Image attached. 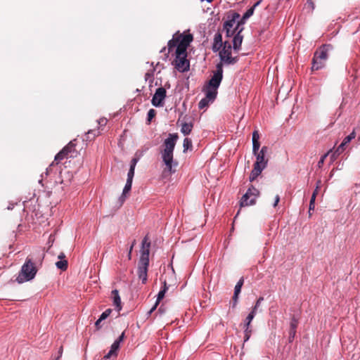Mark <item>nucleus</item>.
Instances as JSON below:
<instances>
[{"label": "nucleus", "instance_id": "ea45409f", "mask_svg": "<svg viewBox=\"0 0 360 360\" xmlns=\"http://www.w3.org/2000/svg\"><path fill=\"white\" fill-rule=\"evenodd\" d=\"M108 316H100V318L96 321L95 326L96 330H99L101 328V323L105 320Z\"/></svg>", "mask_w": 360, "mask_h": 360}, {"label": "nucleus", "instance_id": "1a4fd4ad", "mask_svg": "<svg viewBox=\"0 0 360 360\" xmlns=\"http://www.w3.org/2000/svg\"><path fill=\"white\" fill-rule=\"evenodd\" d=\"M166 97V90L163 87L158 88L152 98V104L155 107L162 106L163 100Z\"/></svg>", "mask_w": 360, "mask_h": 360}, {"label": "nucleus", "instance_id": "393cba45", "mask_svg": "<svg viewBox=\"0 0 360 360\" xmlns=\"http://www.w3.org/2000/svg\"><path fill=\"white\" fill-rule=\"evenodd\" d=\"M138 162V158H134L131 160V163H130V169L129 170V172L127 174V181H133V178H134V169H135V167L136 165V163Z\"/></svg>", "mask_w": 360, "mask_h": 360}, {"label": "nucleus", "instance_id": "f257e3e1", "mask_svg": "<svg viewBox=\"0 0 360 360\" xmlns=\"http://www.w3.org/2000/svg\"><path fill=\"white\" fill-rule=\"evenodd\" d=\"M44 257L45 252L44 250L41 249L37 250L32 255L28 256L25 264L22 266L21 270L16 278V281L18 283H22L32 280L37 272L36 264L39 263L41 264Z\"/></svg>", "mask_w": 360, "mask_h": 360}, {"label": "nucleus", "instance_id": "9b49d317", "mask_svg": "<svg viewBox=\"0 0 360 360\" xmlns=\"http://www.w3.org/2000/svg\"><path fill=\"white\" fill-rule=\"evenodd\" d=\"M268 151L266 146H263L259 152L255 154L256 155V162L254 163L257 165H261L263 167H266L268 162V159H265V155Z\"/></svg>", "mask_w": 360, "mask_h": 360}, {"label": "nucleus", "instance_id": "412c9836", "mask_svg": "<svg viewBox=\"0 0 360 360\" xmlns=\"http://www.w3.org/2000/svg\"><path fill=\"white\" fill-rule=\"evenodd\" d=\"M265 167H262L261 165H257L254 164L253 165V169L250 174V176H249V179L250 181L252 182L253 181H255L257 177L260 175V174L262 173V170L264 169Z\"/></svg>", "mask_w": 360, "mask_h": 360}, {"label": "nucleus", "instance_id": "6e6552de", "mask_svg": "<svg viewBox=\"0 0 360 360\" xmlns=\"http://www.w3.org/2000/svg\"><path fill=\"white\" fill-rule=\"evenodd\" d=\"M216 71L208 82L207 86L218 89L223 78V64L219 63L216 66Z\"/></svg>", "mask_w": 360, "mask_h": 360}, {"label": "nucleus", "instance_id": "dca6fc26", "mask_svg": "<svg viewBox=\"0 0 360 360\" xmlns=\"http://www.w3.org/2000/svg\"><path fill=\"white\" fill-rule=\"evenodd\" d=\"M224 42L222 41V35L220 32H217L214 34V41L212 44V51L214 52L219 51L223 47Z\"/></svg>", "mask_w": 360, "mask_h": 360}, {"label": "nucleus", "instance_id": "37998d69", "mask_svg": "<svg viewBox=\"0 0 360 360\" xmlns=\"http://www.w3.org/2000/svg\"><path fill=\"white\" fill-rule=\"evenodd\" d=\"M63 352V346H60L59 349H58V356L56 359V360H58L62 356Z\"/></svg>", "mask_w": 360, "mask_h": 360}, {"label": "nucleus", "instance_id": "c03bdc74", "mask_svg": "<svg viewBox=\"0 0 360 360\" xmlns=\"http://www.w3.org/2000/svg\"><path fill=\"white\" fill-rule=\"evenodd\" d=\"M135 243H136V240H134V242L132 243L131 246L129 248V254H128L129 259H131V251L133 250V248H134V245Z\"/></svg>", "mask_w": 360, "mask_h": 360}, {"label": "nucleus", "instance_id": "f3484780", "mask_svg": "<svg viewBox=\"0 0 360 360\" xmlns=\"http://www.w3.org/2000/svg\"><path fill=\"white\" fill-rule=\"evenodd\" d=\"M298 319H296L295 316H293L291 319V321L290 323V332H289V337L288 340L290 342H292V340L295 338V334H296V328L298 325Z\"/></svg>", "mask_w": 360, "mask_h": 360}, {"label": "nucleus", "instance_id": "aec40b11", "mask_svg": "<svg viewBox=\"0 0 360 360\" xmlns=\"http://www.w3.org/2000/svg\"><path fill=\"white\" fill-rule=\"evenodd\" d=\"M259 135L257 131H254L252 133V152L254 154L259 152L260 143L259 141Z\"/></svg>", "mask_w": 360, "mask_h": 360}, {"label": "nucleus", "instance_id": "79ce46f5", "mask_svg": "<svg viewBox=\"0 0 360 360\" xmlns=\"http://www.w3.org/2000/svg\"><path fill=\"white\" fill-rule=\"evenodd\" d=\"M107 119L105 118H101L98 121V123L100 126H105L106 124H107Z\"/></svg>", "mask_w": 360, "mask_h": 360}, {"label": "nucleus", "instance_id": "423d86ee", "mask_svg": "<svg viewBox=\"0 0 360 360\" xmlns=\"http://www.w3.org/2000/svg\"><path fill=\"white\" fill-rule=\"evenodd\" d=\"M232 47L231 44L228 41L224 42L222 49L219 51V58L221 62L226 65H233L237 63L238 57H232L231 56Z\"/></svg>", "mask_w": 360, "mask_h": 360}, {"label": "nucleus", "instance_id": "c756f323", "mask_svg": "<svg viewBox=\"0 0 360 360\" xmlns=\"http://www.w3.org/2000/svg\"><path fill=\"white\" fill-rule=\"evenodd\" d=\"M193 127V125L191 122H190V123L184 122L181 124V131L185 136L188 135L191 132Z\"/></svg>", "mask_w": 360, "mask_h": 360}, {"label": "nucleus", "instance_id": "9d476101", "mask_svg": "<svg viewBox=\"0 0 360 360\" xmlns=\"http://www.w3.org/2000/svg\"><path fill=\"white\" fill-rule=\"evenodd\" d=\"M356 137L355 130L346 136L341 144L338 147V148L335 150V152L331 155L332 160H335L340 154H341L345 149V146L348 144L352 139Z\"/></svg>", "mask_w": 360, "mask_h": 360}, {"label": "nucleus", "instance_id": "7c9ffc66", "mask_svg": "<svg viewBox=\"0 0 360 360\" xmlns=\"http://www.w3.org/2000/svg\"><path fill=\"white\" fill-rule=\"evenodd\" d=\"M131 185H132V181H127L125 186H124V188L123 189L122 194V195H121V197L120 198L121 204H122L124 202V201L125 200V195L130 191V190L131 188Z\"/></svg>", "mask_w": 360, "mask_h": 360}, {"label": "nucleus", "instance_id": "5701e85b", "mask_svg": "<svg viewBox=\"0 0 360 360\" xmlns=\"http://www.w3.org/2000/svg\"><path fill=\"white\" fill-rule=\"evenodd\" d=\"M217 94V89L206 86L205 88V98H207L209 101H214Z\"/></svg>", "mask_w": 360, "mask_h": 360}, {"label": "nucleus", "instance_id": "a211bd4d", "mask_svg": "<svg viewBox=\"0 0 360 360\" xmlns=\"http://www.w3.org/2000/svg\"><path fill=\"white\" fill-rule=\"evenodd\" d=\"M111 296L113 300V305L115 306V311L119 313L122 309L121 299L117 290H113L111 292Z\"/></svg>", "mask_w": 360, "mask_h": 360}, {"label": "nucleus", "instance_id": "8fccbe9b", "mask_svg": "<svg viewBox=\"0 0 360 360\" xmlns=\"http://www.w3.org/2000/svg\"><path fill=\"white\" fill-rule=\"evenodd\" d=\"M318 188H319V186H317L316 188L315 189V191L312 193V194H315V198L316 197V195L318 193Z\"/></svg>", "mask_w": 360, "mask_h": 360}, {"label": "nucleus", "instance_id": "5fc2aeb1", "mask_svg": "<svg viewBox=\"0 0 360 360\" xmlns=\"http://www.w3.org/2000/svg\"><path fill=\"white\" fill-rule=\"evenodd\" d=\"M308 2H309V4H311V5H313V2H312L311 0H308Z\"/></svg>", "mask_w": 360, "mask_h": 360}, {"label": "nucleus", "instance_id": "09e8293b", "mask_svg": "<svg viewBox=\"0 0 360 360\" xmlns=\"http://www.w3.org/2000/svg\"><path fill=\"white\" fill-rule=\"evenodd\" d=\"M58 257L60 260H63L65 258V255L63 252H60Z\"/></svg>", "mask_w": 360, "mask_h": 360}, {"label": "nucleus", "instance_id": "b1692460", "mask_svg": "<svg viewBox=\"0 0 360 360\" xmlns=\"http://www.w3.org/2000/svg\"><path fill=\"white\" fill-rule=\"evenodd\" d=\"M264 301V298L260 297L254 306L252 311L248 315H256L257 314H261L263 312L262 307V302Z\"/></svg>", "mask_w": 360, "mask_h": 360}, {"label": "nucleus", "instance_id": "864d4df0", "mask_svg": "<svg viewBox=\"0 0 360 360\" xmlns=\"http://www.w3.org/2000/svg\"><path fill=\"white\" fill-rule=\"evenodd\" d=\"M175 321H177L176 324L178 325L179 322V319H176V320L174 321H172V322L173 323V322H175Z\"/></svg>", "mask_w": 360, "mask_h": 360}, {"label": "nucleus", "instance_id": "603ef678", "mask_svg": "<svg viewBox=\"0 0 360 360\" xmlns=\"http://www.w3.org/2000/svg\"><path fill=\"white\" fill-rule=\"evenodd\" d=\"M165 51H166V47H163V48L162 49V50L160 51V52L163 53V52H165Z\"/></svg>", "mask_w": 360, "mask_h": 360}, {"label": "nucleus", "instance_id": "c85d7f7f", "mask_svg": "<svg viewBox=\"0 0 360 360\" xmlns=\"http://www.w3.org/2000/svg\"><path fill=\"white\" fill-rule=\"evenodd\" d=\"M186 50H187V47L178 44L177 47L176 48V51H175L176 58L187 56Z\"/></svg>", "mask_w": 360, "mask_h": 360}, {"label": "nucleus", "instance_id": "72a5a7b5", "mask_svg": "<svg viewBox=\"0 0 360 360\" xmlns=\"http://www.w3.org/2000/svg\"><path fill=\"white\" fill-rule=\"evenodd\" d=\"M56 266L58 269L65 271L68 269V261L66 259L60 260L56 263Z\"/></svg>", "mask_w": 360, "mask_h": 360}, {"label": "nucleus", "instance_id": "2f4dec72", "mask_svg": "<svg viewBox=\"0 0 360 360\" xmlns=\"http://www.w3.org/2000/svg\"><path fill=\"white\" fill-rule=\"evenodd\" d=\"M260 1H257L253 6H252L250 8H249L243 15V22H244V20L249 18L251 15H252L255 8L260 4Z\"/></svg>", "mask_w": 360, "mask_h": 360}, {"label": "nucleus", "instance_id": "0eeeda50", "mask_svg": "<svg viewBox=\"0 0 360 360\" xmlns=\"http://www.w3.org/2000/svg\"><path fill=\"white\" fill-rule=\"evenodd\" d=\"M259 195V191L253 186H251V187L248 188L247 192L241 198L240 201V206L245 207L255 205Z\"/></svg>", "mask_w": 360, "mask_h": 360}, {"label": "nucleus", "instance_id": "a19ab883", "mask_svg": "<svg viewBox=\"0 0 360 360\" xmlns=\"http://www.w3.org/2000/svg\"><path fill=\"white\" fill-rule=\"evenodd\" d=\"M315 194H312L310 202H309V210L310 212L311 210H313L314 209V202H315Z\"/></svg>", "mask_w": 360, "mask_h": 360}, {"label": "nucleus", "instance_id": "a878e982", "mask_svg": "<svg viewBox=\"0 0 360 360\" xmlns=\"http://www.w3.org/2000/svg\"><path fill=\"white\" fill-rule=\"evenodd\" d=\"M168 290V287L167 286V283L166 281H164V285H163V287L160 290V292H158V297H157V301H156V303H155V305H158V304L160 302L161 300H162L165 297V295L167 292V290ZM156 306H155L154 307H153L150 311H149V313H152L153 310L154 309V308Z\"/></svg>", "mask_w": 360, "mask_h": 360}, {"label": "nucleus", "instance_id": "ddd939ff", "mask_svg": "<svg viewBox=\"0 0 360 360\" xmlns=\"http://www.w3.org/2000/svg\"><path fill=\"white\" fill-rule=\"evenodd\" d=\"M254 316H247L244 323L240 324V326L244 329V342H247L252 334V328H250V323Z\"/></svg>", "mask_w": 360, "mask_h": 360}, {"label": "nucleus", "instance_id": "de8ad7c7", "mask_svg": "<svg viewBox=\"0 0 360 360\" xmlns=\"http://www.w3.org/2000/svg\"><path fill=\"white\" fill-rule=\"evenodd\" d=\"M124 333L123 332L121 335L118 338L117 340H116V341H119V342L120 343L122 341H123L124 340Z\"/></svg>", "mask_w": 360, "mask_h": 360}, {"label": "nucleus", "instance_id": "2eb2a0df", "mask_svg": "<svg viewBox=\"0 0 360 360\" xmlns=\"http://www.w3.org/2000/svg\"><path fill=\"white\" fill-rule=\"evenodd\" d=\"M243 27H241V28L234 34L233 39V48L234 51H238L240 49L243 36L241 34L242 31L243 30Z\"/></svg>", "mask_w": 360, "mask_h": 360}, {"label": "nucleus", "instance_id": "49530a36", "mask_svg": "<svg viewBox=\"0 0 360 360\" xmlns=\"http://www.w3.org/2000/svg\"><path fill=\"white\" fill-rule=\"evenodd\" d=\"M112 312V309L108 308L105 309L101 315H110Z\"/></svg>", "mask_w": 360, "mask_h": 360}, {"label": "nucleus", "instance_id": "e433bc0d", "mask_svg": "<svg viewBox=\"0 0 360 360\" xmlns=\"http://www.w3.org/2000/svg\"><path fill=\"white\" fill-rule=\"evenodd\" d=\"M156 115V111L154 109H150L148 112V122L150 123L153 118Z\"/></svg>", "mask_w": 360, "mask_h": 360}, {"label": "nucleus", "instance_id": "f8f14e48", "mask_svg": "<svg viewBox=\"0 0 360 360\" xmlns=\"http://www.w3.org/2000/svg\"><path fill=\"white\" fill-rule=\"evenodd\" d=\"M187 56L176 58L175 68L181 72H186L189 69V61L186 59Z\"/></svg>", "mask_w": 360, "mask_h": 360}, {"label": "nucleus", "instance_id": "6ab92c4d", "mask_svg": "<svg viewBox=\"0 0 360 360\" xmlns=\"http://www.w3.org/2000/svg\"><path fill=\"white\" fill-rule=\"evenodd\" d=\"M176 37H179V44L188 48L191 42L193 39V37L191 34H179L176 35Z\"/></svg>", "mask_w": 360, "mask_h": 360}, {"label": "nucleus", "instance_id": "4c0bfd02", "mask_svg": "<svg viewBox=\"0 0 360 360\" xmlns=\"http://www.w3.org/2000/svg\"><path fill=\"white\" fill-rule=\"evenodd\" d=\"M332 152V150H330L329 151H328L326 154H324L323 156H321V159L319 160V161L318 162V167H321L324 163V161H325V159L326 158V157L328 155V154Z\"/></svg>", "mask_w": 360, "mask_h": 360}, {"label": "nucleus", "instance_id": "473e14b6", "mask_svg": "<svg viewBox=\"0 0 360 360\" xmlns=\"http://www.w3.org/2000/svg\"><path fill=\"white\" fill-rule=\"evenodd\" d=\"M75 140L70 141L66 146H71L68 149V153L70 158L74 157V154L76 153L75 146L76 144L75 143Z\"/></svg>", "mask_w": 360, "mask_h": 360}, {"label": "nucleus", "instance_id": "20e7f679", "mask_svg": "<svg viewBox=\"0 0 360 360\" xmlns=\"http://www.w3.org/2000/svg\"><path fill=\"white\" fill-rule=\"evenodd\" d=\"M334 51L331 44H323L314 53L311 63V70H319L326 66V60Z\"/></svg>", "mask_w": 360, "mask_h": 360}, {"label": "nucleus", "instance_id": "3c124183", "mask_svg": "<svg viewBox=\"0 0 360 360\" xmlns=\"http://www.w3.org/2000/svg\"><path fill=\"white\" fill-rule=\"evenodd\" d=\"M159 311H160V313H164V312H165V311H164V310H163V309H162V306H161V307L159 308Z\"/></svg>", "mask_w": 360, "mask_h": 360}, {"label": "nucleus", "instance_id": "4be33fe9", "mask_svg": "<svg viewBox=\"0 0 360 360\" xmlns=\"http://www.w3.org/2000/svg\"><path fill=\"white\" fill-rule=\"evenodd\" d=\"M120 347V342L119 341H115L112 345H111L110 350L104 356L105 359H110L112 356H117V351L118 350Z\"/></svg>", "mask_w": 360, "mask_h": 360}, {"label": "nucleus", "instance_id": "a18cd8bd", "mask_svg": "<svg viewBox=\"0 0 360 360\" xmlns=\"http://www.w3.org/2000/svg\"><path fill=\"white\" fill-rule=\"evenodd\" d=\"M280 201V196L278 195H276V197H275V201H274V207H276L278 203Z\"/></svg>", "mask_w": 360, "mask_h": 360}, {"label": "nucleus", "instance_id": "39448f33", "mask_svg": "<svg viewBox=\"0 0 360 360\" xmlns=\"http://www.w3.org/2000/svg\"><path fill=\"white\" fill-rule=\"evenodd\" d=\"M240 15L236 12L228 15V20L224 23V30L227 37L233 36L243 27V20L238 21Z\"/></svg>", "mask_w": 360, "mask_h": 360}, {"label": "nucleus", "instance_id": "cd10ccee", "mask_svg": "<svg viewBox=\"0 0 360 360\" xmlns=\"http://www.w3.org/2000/svg\"><path fill=\"white\" fill-rule=\"evenodd\" d=\"M243 283H244V279L243 278H241L238 281V283H236V286H235V288H234V294H233V300L236 302L237 301V299H238V295L240 294V291H241V288L243 285Z\"/></svg>", "mask_w": 360, "mask_h": 360}, {"label": "nucleus", "instance_id": "4468645a", "mask_svg": "<svg viewBox=\"0 0 360 360\" xmlns=\"http://www.w3.org/2000/svg\"><path fill=\"white\" fill-rule=\"evenodd\" d=\"M71 146H65L56 156L54 158V160L52 162V163L50 165V167H52L53 165H57L60 163L61 160H63L65 158H68L70 156L68 153V149Z\"/></svg>", "mask_w": 360, "mask_h": 360}, {"label": "nucleus", "instance_id": "7ed1b4c3", "mask_svg": "<svg viewBox=\"0 0 360 360\" xmlns=\"http://www.w3.org/2000/svg\"><path fill=\"white\" fill-rule=\"evenodd\" d=\"M150 243L148 236H146L142 241L141 256L138 262L137 275L143 284L148 280V269L149 266V254Z\"/></svg>", "mask_w": 360, "mask_h": 360}, {"label": "nucleus", "instance_id": "c9c22d12", "mask_svg": "<svg viewBox=\"0 0 360 360\" xmlns=\"http://www.w3.org/2000/svg\"><path fill=\"white\" fill-rule=\"evenodd\" d=\"M100 134V131L98 130H89L86 133L87 139H94L95 137L98 136Z\"/></svg>", "mask_w": 360, "mask_h": 360}, {"label": "nucleus", "instance_id": "bb28decb", "mask_svg": "<svg viewBox=\"0 0 360 360\" xmlns=\"http://www.w3.org/2000/svg\"><path fill=\"white\" fill-rule=\"evenodd\" d=\"M179 37H176V34L173 36V38L168 41V53L167 54V57L168 54L173 50V49L176 48L179 44Z\"/></svg>", "mask_w": 360, "mask_h": 360}, {"label": "nucleus", "instance_id": "f03ea898", "mask_svg": "<svg viewBox=\"0 0 360 360\" xmlns=\"http://www.w3.org/2000/svg\"><path fill=\"white\" fill-rule=\"evenodd\" d=\"M179 139L177 134H169L168 137L163 142V150H161L160 153L162 159L165 165L164 172H168L169 174L174 173L175 169H173L174 166L177 165V162H174V150Z\"/></svg>", "mask_w": 360, "mask_h": 360}, {"label": "nucleus", "instance_id": "f704fd0d", "mask_svg": "<svg viewBox=\"0 0 360 360\" xmlns=\"http://www.w3.org/2000/svg\"><path fill=\"white\" fill-rule=\"evenodd\" d=\"M183 147H184V152H186V150L191 149L193 147L191 139H190L188 138H185L184 140Z\"/></svg>", "mask_w": 360, "mask_h": 360}, {"label": "nucleus", "instance_id": "58836bf2", "mask_svg": "<svg viewBox=\"0 0 360 360\" xmlns=\"http://www.w3.org/2000/svg\"><path fill=\"white\" fill-rule=\"evenodd\" d=\"M209 101L204 98H202L198 103V107L200 109H202L208 105Z\"/></svg>", "mask_w": 360, "mask_h": 360}]
</instances>
